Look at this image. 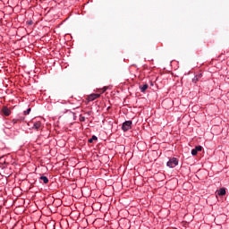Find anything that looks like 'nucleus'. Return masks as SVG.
<instances>
[{"instance_id": "f03ea898", "label": "nucleus", "mask_w": 229, "mask_h": 229, "mask_svg": "<svg viewBox=\"0 0 229 229\" xmlns=\"http://www.w3.org/2000/svg\"><path fill=\"white\" fill-rule=\"evenodd\" d=\"M131 124L132 122L131 121H126L123 123L122 125V130H123V131H128V130L131 129Z\"/></svg>"}, {"instance_id": "9d476101", "label": "nucleus", "mask_w": 229, "mask_h": 229, "mask_svg": "<svg viewBox=\"0 0 229 229\" xmlns=\"http://www.w3.org/2000/svg\"><path fill=\"white\" fill-rule=\"evenodd\" d=\"M191 155H192L193 157H196V155H198V152H197V150H196L195 148H193V149L191 150Z\"/></svg>"}, {"instance_id": "39448f33", "label": "nucleus", "mask_w": 229, "mask_h": 229, "mask_svg": "<svg viewBox=\"0 0 229 229\" xmlns=\"http://www.w3.org/2000/svg\"><path fill=\"white\" fill-rule=\"evenodd\" d=\"M3 114H5L6 116L10 115L11 112L10 109H8V107H4L2 110Z\"/></svg>"}, {"instance_id": "f257e3e1", "label": "nucleus", "mask_w": 229, "mask_h": 229, "mask_svg": "<svg viewBox=\"0 0 229 229\" xmlns=\"http://www.w3.org/2000/svg\"><path fill=\"white\" fill-rule=\"evenodd\" d=\"M167 167H176L178 165V159L176 157H172L169 159V161L166 163Z\"/></svg>"}, {"instance_id": "9b49d317", "label": "nucleus", "mask_w": 229, "mask_h": 229, "mask_svg": "<svg viewBox=\"0 0 229 229\" xmlns=\"http://www.w3.org/2000/svg\"><path fill=\"white\" fill-rule=\"evenodd\" d=\"M195 149L197 150V153H198V151H201V149H203V148L201 146H197L195 148Z\"/></svg>"}, {"instance_id": "423d86ee", "label": "nucleus", "mask_w": 229, "mask_h": 229, "mask_svg": "<svg viewBox=\"0 0 229 229\" xmlns=\"http://www.w3.org/2000/svg\"><path fill=\"white\" fill-rule=\"evenodd\" d=\"M225 194H226V190H225V188L218 191V196H225Z\"/></svg>"}, {"instance_id": "ddd939ff", "label": "nucleus", "mask_w": 229, "mask_h": 229, "mask_svg": "<svg viewBox=\"0 0 229 229\" xmlns=\"http://www.w3.org/2000/svg\"><path fill=\"white\" fill-rule=\"evenodd\" d=\"M193 81H194V82L198 81V78L195 77V78L193 79Z\"/></svg>"}, {"instance_id": "0eeeda50", "label": "nucleus", "mask_w": 229, "mask_h": 229, "mask_svg": "<svg viewBox=\"0 0 229 229\" xmlns=\"http://www.w3.org/2000/svg\"><path fill=\"white\" fill-rule=\"evenodd\" d=\"M39 180H42L44 183H49V179H47L46 176H41Z\"/></svg>"}, {"instance_id": "7ed1b4c3", "label": "nucleus", "mask_w": 229, "mask_h": 229, "mask_svg": "<svg viewBox=\"0 0 229 229\" xmlns=\"http://www.w3.org/2000/svg\"><path fill=\"white\" fill-rule=\"evenodd\" d=\"M99 94H91L89 97V101H94V99H98V98H99Z\"/></svg>"}, {"instance_id": "6e6552de", "label": "nucleus", "mask_w": 229, "mask_h": 229, "mask_svg": "<svg viewBox=\"0 0 229 229\" xmlns=\"http://www.w3.org/2000/svg\"><path fill=\"white\" fill-rule=\"evenodd\" d=\"M33 128H35V130H38V128H40V122L35 123Z\"/></svg>"}, {"instance_id": "f8f14e48", "label": "nucleus", "mask_w": 229, "mask_h": 229, "mask_svg": "<svg viewBox=\"0 0 229 229\" xmlns=\"http://www.w3.org/2000/svg\"><path fill=\"white\" fill-rule=\"evenodd\" d=\"M30 112H31V108L27 109V110L24 112V114H25V115H29Z\"/></svg>"}, {"instance_id": "1a4fd4ad", "label": "nucleus", "mask_w": 229, "mask_h": 229, "mask_svg": "<svg viewBox=\"0 0 229 229\" xmlns=\"http://www.w3.org/2000/svg\"><path fill=\"white\" fill-rule=\"evenodd\" d=\"M94 140H98L97 136H92V138L89 140V142L92 143V142H94Z\"/></svg>"}, {"instance_id": "20e7f679", "label": "nucleus", "mask_w": 229, "mask_h": 229, "mask_svg": "<svg viewBox=\"0 0 229 229\" xmlns=\"http://www.w3.org/2000/svg\"><path fill=\"white\" fill-rule=\"evenodd\" d=\"M148 87L149 86L148 84H144V85H140V89L141 92H146V90H148Z\"/></svg>"}]
</instances>
